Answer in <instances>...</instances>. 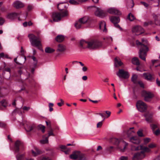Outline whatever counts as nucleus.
<instances>
[{
	"label": "nucleus",
	"mask_w": 160,
	"mask_h": 160,
	"mask_svg": "<svg viewBox=\"0 0 160 160\" xmlns=\"http://www.w3.org/2000/svg\"><path fill=\"white\" fill-rule=\"evenodd\" d=\"M110 142L116 146L117 148L121 152H124L128 145L126 142L122 139H118L112 138L109 140Z\"/></svg>",
	"instance_id": "nucleus-1"
},
{
	"label": "nucleus",
	"mask_w": 160,
	"mask_h": 160,
	"mask_svg": "<svg viewBox=\"0 0 160 160\" xmlns=\"http://www.w3.org/2000/svg\"><path fill=\"white\" fill-rule=\"evenodd\" d=\"M136 42L137 45L140 48L139 52V58L143 60L146 61L145 57L147 56V52L149 50L148 48L138 40H136Z\"/></svg>",
	"instance_id": "nucleus-2"
},
{
	"label": "nucleus",
	"mask_w": 160,
	"mask_h": 160,
	"mask_svg": "<svg viewBox=\"0 0 160 160\" xmlns=\"http://www.w3.org/2000/svg\"><path fill=\"white\" fill-rule=\"evenodd\" d=\"M28 37L32 45L37 47L39 49H40L39 47L41 46L42 44L39 38L32 34H28Z\"/></svg>",
	"instance_id": "nucleus-3"
},
{
	"label": "nucleus",
	"mask_w": 160,
	"mask_h": 160,
	"mask_svg": "<svg viewBox=\"0 0 160 160\" xmlns=\"http://www.w3.org/2000/svg\"><path fill=\"white\" fill-rule=\"evenodd\" d=\"M68 15V12L66 10L64 12H62L61 13L53 12L52 15V17L53 18V21L58 22L62 18L67 17Z\"/></svg>",
	"instance_id": "nucleus-4"
},
{
	"label": "nucleus",
	"mask_w": 160,
	"mask_h": 160,
	"mask_svg": "<svg viewBox=\"0 0 160 160\" xmlns=\"http://www.w3.org/2000/svg\"><path fill=\"white\" fill-rule=\"evenodd\" d=\"M136 107L138 110L141 112H145L147 108L146 104L141 101H139L137 102Z\"/></svg>",
	"instance_id": "nucleus-5"
},
{
	"label": "nucleus",
	"mask_w": 160,
	"mask_h": 160,
	"mask_svg": "<svg viewBox=\"0 0 160 160\" xmlns=\"http://www.w3.org/2000/svg\"><path fill=\"white\" fill-rule=\"evenodd\" d=\"M88 45V48L94 49L99 47L100 43L98 40L97 39H94L89 41Z\"/></svg>",
	"instance_id": "nucleus-6"
},
{
	"label": "nucleus",
	"mask_w": 160,
	"mask_h": 160,
	"mask_svg": "<svg viewBox=\"0 0 160 160\" xmlns=\"http://www.w3.org/2000/svg\"><path fill=\"white\" fill-rule=\"evenodd\" d=\"M142 95L144 97V100L146 102L149 101L150 99L154 96V95L152 92L145 90L142 91Z\"/></svg>",
	"instance_id": "nucleus-7"
},
{
	"label": "nucleus",
	"mask_w": 160,
	"mask_h": 160,
	"mask_svg": "<svg viewBox=\"0 0 160 160\" xmlns=\"http://www.w3.org/2000/svg\"><path fill=\"white\" fill-rule=\"evenodd\" d=\"M116 74L120 78H127L129 77L128 72L123 69H119L118 72L116 73Z\"/></svg>",
	"instance_id": "nucleus-8"
},
{
	"label": "nucleus",
	"mask_w": 160,
	"mask_h": 160,
	"mask_svg": "<svg viewBox=\"0 0 160 160\" xmlns=\"http://www.w3.org/2000/svg\"><path fill=\"white\" fill-rule=\"evenodd\" d=\"M144 29L140 26H137L134 27L132 29V31L136 35H140L144 32Z\"/></svg>",
	"instance_id": "nucleus-9"
},
{
	"label": "nucleus",
	"mask_w": 160,
	"mask_h": 160,
	"mask_svg": "<svg viewBox=\"0 0 160 160\" xmlns=\"http://www.w3.org/2000/svg\"><path fill=\"white\" fill-rule=\"evenodd\" d=\"M152 16L155 24L160 26V14L153 13L152 14Z\"/></svg>",
	"instance_id": "nucleus-10"
},
{
	"label": "nucleus",
	"mask_w": 160,
	"mask_h": 160,
	"mask_svg": "<svg viewBox=\"0 0 160 160\" xmlns=\"http://www.w3.org/2000/svg\"><path fill=\"white\" fill-rule=\"evenodd\" d=\"M140 150H142V151L140 152H139V153H140L142 156L144 155V158L146 157L145 152L149 153L151 152L150 149L147 147H143L142 145L141 146Z\"/></svg>",
	"instance_id": "nucleus-11"
},
{
	"label": "nucleus",
	"mask_w": 160,
	"mask_h": 160,
	"mask_svg": "<svg viewBox=\"0 0 160 160\" xmlns=\"http://www.w3.org/2000/svg\"><path fill=\"white\" fill-rule=\"evenodd\" d=\"M143 76L145 79L148 81H152L153 79H154V75L149 73H143Z\"/></svg>",
	"instance_id": "nucleus-12"
},
{
	"label": "nucleus",
	"mask_w": 160,
	"mask_h": 160,
	"mask_svg": "<svg viewBox=\"0 0 160 160\" xmlns=\"http://www.w3.org/2000/svg\"><path fill=\"white\" fill-rule=\"evenodd\" d=\"M84 21L83 22H81L82 19H80L78 21H77L75 23L74 26L77 29H79L81 28L82 25L87 22V19L86 18H83Z\"/></svg>",
	"instance_id": "nucleus-13"
},
{
	"label": "nucleus",
	"mask_w": 160,
	"mask_h": 160,
	"mask_svg": "<svg viewBox=\"0 0 160 160\" xmlns=\"http://www.w3.org/2000/svg\"><path fill=\"white\" fill-rule=\"evenodd\" d=\"M18 14L16 12H11L8 13L6 16V18L10 20H13L16 18Z\"/></svg>",
	"instance_id": "nucleus-14"
},
{
	"label": "nucleus",
	"mask_w": 160,
	"mask_h": 160,
	"mask_svg": "<svg viewBox=\"0 0 160 160\" xmlns=\"http://www.w3.org/2000/svg\"><path fill=\"white\" fill-rule=\"evenodd\" d=\"M12 6L14 8L18 9L24 7V4L19 1H16L13 2Z\"/></svg>",
	"instance_id": "nucleus-15"
},
{
	"label": "nucleus",
	"mask_w": 160,
	"mask_h": 160,
	"mask_svg": "<svg viewBox=\"0 0 160 160\" xmlns=\"http://www.w3.org/2000/svg\"><path fill=\"white\" fill-rule=\"evenodd\" d=\"M82 154L79 151H76L71 155L70 157L71 159L74 160L78 158L79 159L80 156H81Z\"/></svg>",
	"instance_id": "nucleus-16"
},
{
	"label": "nucleus",
	"mask_w": 160,
	"mask_h": 160,
	"mask_svg": "<svg viewBox=\"0 0 160 160\" xmlns=\"http://www.w3.org/2000/svg\"><path fill=\"white\" fill-rule=\"evenodd\" d=\"M144 158V156H142L139 152L135 153L132 158V160H141Z\"/></svg>",
	"instance_id": "nucleus-17"
},
{
	"label": "nucleus",
	"mask_w": 160,
	"mask_h": 160,
	"mask_svg": "<svg viewBox=\"0 0 160 160\" xmlns=\"http://www.w3.org/2000/svg\"><path fill=\"white\" fill-rule=\"evenodd\" d=\"M130 141L132 143L136 144H139L141 142L139 138L136 136L130 138Z\"/></svg>",
	"instance_id": "nucleus-18"
},
{
	"label": "nucleus",
	"mask_w": 160,
	"mask_h": 160,
	"mask_svg": "<svg viewBox=\"0 0 160 160\" xmlns=\"http://www.w3.org/2000/svg\"><path fill=\"white\" fill-rule=\"evenodd\" d=\"M107 12L112 14H117L118 15L121 14V12L119 10L113 8L108 9L107 10Z\"/></svg>",
	"instance_id": "nucleus-19"
},
{
	"label": "nucleus",
	"mask_w": 160,
	"mask_h": 160,
	"mask_svg": "<svg viewBox=\"0 0 160 160\" xmlns=\"http://www.w3.org/2000/svg\"><path fill=\"white\" fill-rule=\"evenodd\" d=\"M111 21L114 24L118 23L120 22V19L118 17L112 16L110 18Z\"/></svg>",
	"instance_id": "nucleus-20"
},
{
	"label": "nucleus",
	"mask_w": 160,
	"mask_h": 160,
	"mask_svg": "<svg viewBox=\"0 0 160 160\" xmlns=\"http://www.w3.org/2000/svg\"><path fill=\"white\" fill-rule=\"evenodd\" d=\"M144 116L146 118L145 120L148 122L150 123L152 121V114L148 113L145 114Z\"/></svg>",
	"instance_id": "nucleus-21"
},
{
	"label": "nucleus",
	"mask_w": 160,
	"mask_h": 160,
	"mask_svg": "<svg viewBox=\"0 0 160 160\" xmlns=\"http://www.w3.org/2000/svg\"><path fill=\"white\" fill-rule=\"evenodd\" d=\"M68 6V5L64 3H60L57 5V8L60 10H64V8H66Z\"/></svg>",
	"instance_id": "nucleus-22"
},
{
	"label": "nucleus",
	"mask_w": 160,
	"mask_h": 160,
	"mask_svg": "<svg viewBox=\"0 0 160 160\" xmlns=\"http://www.w3.org/2000/svg\"><path fill=\"white\" fill-rule=\"evenodd\" d=\"M47 135H45L42 136V139L40 141L41 144H44L48 143V137H46Z\"/></svg>",
	"instance_id": "nucleus-23"
},
{
	"label": "nucleus",
	"mask_w": 160,
	"mask_h": 160,
	"mask_svg": "<svg viewBox=\"0 0 160 160\" xmlns=\"http://www.w3.org/2000/svg\"><path fill=\"white\" fill-rule=\"evenodd\" d=\"M29 57L33 60V62H32L33 67L34 68H35L36 67L38 63V60L34 56H31Z\"/></svg>",
	"instance_id": "nucleus-24"
},
{
	"label": "nucleus",
	"mask_w": 160,
	"mask_h": 160,
	"mask_svg": "<svg viewBox=\"0 0 160 160\" xmlns=\"http://www.w3.org/2000/svg\"><path fill=\"white\" fill-rule=\"evenodd\" d=\"M95 10L94 11V14L97 17H100V8L99 7L94 6Z\"/></svg>",
	"instance_id": "nucleus-25"
},
{
	"label": "nucleus",
	"mask_w": 160,
	"mask_h": 160,
	"mask_svg": "<svg viewBox=\"0 0 160 160\" xmlns=\"http://www.w3.org/2000/svg\"><path fill=\"white\" fill-rule=\"evenodd\" d=\"M32 155L35 156L40 153V151L36 147L34 148L33 150H32Z\"/></svg>",
	"instance_id": "nucleus-26"
},
{
	"label": "nucleus",
	"mask_w": 160,
	"mask_h": 160,
	"mask_svg": "<svg viewBox=\"0 0 160 160\" xmlns=\"http://www.w3.org/2000/svg\"><path fill=\"white\" fill-rule=\"evenodd\" d=\"M114 65L116 67H118L119 66H120L122 65V62L121 61L118 60V58H116L114 59Z\"/></svg>",
	"instance_id": "nucleus-27"
},
{
	"label": "nucleus",
	"mask_w": 160,
	"mask_h": 160,
	"mask_svg": "<svg viewBox=\"0 0 160 160\" xmlns=\"http://www.w3.org/2000/svg\"><path fill=\"white\" fill-rule=\"evenodd\" d=\"M132 63L135 65H138L140 64V63L138 58L136 57H134L132 58Z\"/></svg>",
	"instance_id": "nucleus-28"
},
{
	"label": "nucleus",
	"mask_w": 160,
	"mask_h": 160,
	"mask_svg": "<svg viewBox=\"0 0 160 160\" xmlns=\"http://www.w3.org/2000/svg\"><path fill=\"white\" fill-rule=\"evenodd\" d=\"M21 144V142L19 141H17L15 143V152H17L19 151V147Z\"/></svg>",
	"instance_id": "nucleus-29"
},
{
	"label": "nucleus",
	"mask_w": 160,
	"mask_h": 160,
	"mask_svg": "<svg viewBox=\"0 0 160 160\" xmlns=\"http://www.w3.org/2000/svg\"><path fill=\"white\" fill-rule=\"evenodd\" d=\"M64 37L62 35H58L56 38V40L58 42H61L64 40Z\"/></svg>",
	"instance_id": "nucleus-30"
},
{
	"label": "nucleus",
	"mask_w": 160,
	"mask_h": 160,
	"mask_svg": "<svg viewBox=\"0 0 160 160\" xmlns=\"http://www.w3.org/2000/svg\"><path fill=\"white\" fill-rule=\"evenodd\" d=\"M66 49V47L65 46L59 44L58 45V50L60 52H63L65 51Z\"/></svg>",
	"instance_id": "nucleus-31"
},
{
	"label": "nucleus",
	"mask_w": 160,
	"mask_h": 160,
	"mask_svg": "<svg viewBox=\"0 0 160 160\" xmlns=\"http://www.w3.org/2000/svg\"><path fill=\"white\" fill-rule=\"evenodd\" d=\"M35 127V125H28L25 129L27 131L30 132L32 131Z\"/></svg>",
	"instance_id": "nucleus-32"
},
{
	"label": "nucleus",
	"mask_w": 160,
	"mask_h": 160,
	"mask_svg": "<svg viewBox=\"0 0 160 160\" xmlns=\"http://www.w3.org/2000/svg\"><path fill=\"white\" fill-rule=\"evenodd\" d=\"M45 51L46 53H53L55 51V50L50 47H47L45 48Z\"/></svg>",
	"instance_id": "nucleus-33"
},
{
	"label": "nucleus",
	"mask_w": 160,
	"mask_h": 160,
	"mask_svg": "<svg viewBox=\"0 0 160 160\" xmlns=\"http://www.w3.org/2000/svg\"><path fill=\"white\" fill-rule=\"evenodd\" d=\"M16 158L17 160H22L25 157L23 154H18L16 155Z\"/></svg>",
	"instance_id": "nucleus-34"
},
{
	"label": "nucleus",
	"mask_w": 160,
	"mask_h": 160,
	"mask_svg": "<svg viewBox=\"0 0 160 160\" xmlns=\"http://www.w3.org/2000/svg\"><path fill=\"white\" fill-rule=\"evenodd\" d=\"M141 145L135 146H132L131 147V149L132 151H137L140 150V148L141 147Z\"/></svg>",
	"instance_id": "nucleus-35"
},
{
	"label": "nucleus",
	"mask_w": 160,
	"mask_h": 160,
	"mask_svg": "<svg viewBox=\"0 0 160 160\" xmlns=\"http://www.w3.org/2000/svg\"><path fill=\"white\" fill-rule=\"evenodd\" d=\"M138 76L136 75H133L132 76V81L135 84H137L138 81H137Z\"/></svg>",
	"instance_id": "nucleus-36"
},
{
	"label": "nucleus",
	"mask_w": 160,
	"mask_h": 160,
	"mask_svg": "<svg viewBox=\"0 0 160 160\" xmlns=\"http://www.w3.org/2000/svg\"><path fill=\"white\" fill-rule=\"evenodd\" d=\"M128 18L130 21H132L135 19V18L134 16L131 13H130L128 15Z\"/></svg>",
	"instance_id": "nucleus-37"
},
{
	"label": "nucleus",
	"mask_w": 160,
	"mask_h": 160,
	"mask_svg": "<svg viewBox=\"0 0 160 160\" xmlns=\"http://www.w3.org/2000/svg\"><path fill=\"white\" fill-rule=\"evenodd\" d=\"M103 26L104 29L103 30V32H107V30L106 27V23L104 22L101 21V28Z\"/></svg>",
	"instance_id": "nucleus-38"
},
{
	"label": "nucleus",
	"mask_w": 160,
	"mask_h": 160,
	"mask_svg": "<svg viewBox=\"0 0 160 160\" xmlns=\"http://www.w3.org/2000/svg\"><path fill=\"white\" fill-rule=\"evenodd\" d=\"M133 128H130L128 130L127 132V134L128 137H130L131 135H132L133 133L134 132L132 130V129Z\"/></svg>",
	"instance_id": "nucleus-39"
},
{
	"label": "nucleus",
	"mask_w": 160,
	"mask_h": 160,
	"mask_svg": "<svg viewBox=\"0 0 160 160\" xmlns=\"http://www.w3.org/2000/svg\"><path fill=\"white\" fill-rule=\"evenodd\" d=\"M1 105L4 107H5L8 106L7 101L5 100L2 101L0 102Z\"/></svg>",
	"instance_id": "nucleus-40"
},
{
	"label": "nucleus",
	"mask_w": 160,
	"mask_h": 160,
	"mask_svg": "<svg viewBox=\"0 0 160 160\" xmlns=\"http://www.w3.org/2000/svg\"><path fill=\"white\" fill-rule=\"evenodd\" d=\"M38 128L39 129L41 130L43 133L45 132V127L44 126L42 125H39L38 126Z\"/></svg>",
	"instance_id": "nucleus-41"
},
{
	"label": "nucleus",
	"mask_w": 160,
	"mask_h": 160,
	"mask_svg": "<svg viewBox=\"0 0 160 160\" xmlns=\"http://www.w3.org/2000/svg\"><path fill=\"white\" fill-rule=\"evenodd\" d=\"M107 15V12L103 10H101V18L104 17Z\"/></svg>",
	"instance_id": "nucleus-42"
},
{
	"label": "nucleus",
	"mask_w": 160,
	"mask_h": 160,
	"mask_svg": "<svg viewBox=\"0 0 160 160\" xmlns=\"http://www.w3.org/2000/svg\"><path fill=\"white\" fill-rule=\"evenodd\" d=\"M69 2L70 4L73 5H77L79 4L77 0H70Z\"/></svg>",
	"instance_id": "nucleus-43"
},
{
	"label": "nucleus",
	"mask_w": 160,
	"mask_h": 160,
	"mask_svg": "<svg viewBox=\"0 0 160 160\" xmlns=\"http://www.w3.org/2000/svg\"><path fill=\"white\" fill-rule=\"evenodd\" d=\"M101 117L102 118V121H101V126L102 123V121H103L105 119L106 117V114L105 112H102V113H101Z\"/></svg>",
	"instance_id": "nucleus-44"
},
{
	"label": "nucleus",
	"mask_w": 160,
	"mask_h": 160,
	"mask_svg": "<svg viewBox=\"0 0 160 160\" xmlns=\"http://www.w3.org/2000/svg\"><path fill=\"white\" fill-rule=\"evenodd\" d=\"M140 4L143 5L146 8H148L149 6V5L148 3L142 1H141L140 2Z\"/></svg>",
	"instance_id": "nucleus-45"
},
{
	"label": "nucleus",
	"mask_w": 160,
	"mask_h": 160,
	"mask_svg": "<svg viewBox=\"0 0 160 160\" xmlns=\"http://www.w3.org/2000/svg\"><path fill=\"white\" fill-rule=\"evenodd\" d=\"M79 160H88L84 154H82L81 156H80Z\"/></svg>",
	"instance_id": "nucleus-46"
},
{
	"label": "nucleus",
	"mask_w": 160,
	"mask_h": 160,
	"mask_svg": "<svg viewBox=\"0 0 160 160\" xmlns=\"http://www.w3.org/2000/svg\"><path fill=\"white\" fill-rule=\"evenodd\" d=\"M156 147V144L153 143H151L149 144L148 147L149 148H152Z\"/></svg>",
	"instance_id": "nucleus-47"
},
{
	"label": "nucleus",
	"mask_w": 160,
	"mask_h": 160,
	"mask_svg": "<svg viewBox=\"0 0 160 160\" xmlns=\"http://www.w3.org/2000/svg\"><path fill=\"white\" fill-rule=\"evenodd\" d=\"M86 43V41L84 40H81L80 42V44L81 47L82 48L83 46L84 45H85V44Z\"/></svg>",
	"instance_id": "nucleus-48"
},
{
	"label": "nucleus",
	"mask_w": 160,
	"mask_h": 160,
	"mask_svg": "<svg viewBox=\"0 0 160 160\" xmlns=\"http://www.w3.org/2000/svg\"><path fill=\"white\" fill-rule=\"evenodd\" d=\"M150 139L149 138H146L144 139V144H147L150 141Z\"/></svg>",
	"instance_id": "nucleus-49"
},
{
	"label": "nucleus",
	"mask_w": 160,
	"mask_h": 160,
	"mask_svg": "<svg viewBox=\"0 0 160 160\" xmlns=\"http://www.w3.org/2000/svg\"><path fill=\"white\" fill-rule=\"evenodd\" d=\"M137 134L139 137H142L143 136V134L141 130H138L137 132Z\"/></svg>",
	"instance_id": "nucleus-50"
},
{
	"label": "nucleus",
	"mask_w": 160,
	"mask_h": 160,
	"mask_svg": "<svg viewBox=\"0 0 160 160\" xmlns=\"http://www.w3.org/2000/svg\"><path fill=\"white\" fill-rule=\"evenodd\" d=\"M5 22L4 18L2 17H0V25H3Z\"/></svg>",
	"instance_id": "nucleus-51"
},
{
	"label": "nucleus",
	"mask_w": 160,
	"mask_h": 160,
	"mask_svg": "<svg viewBox=\"0 0 160 160\" xmlns=\"http://www.w3.org/2000/svg\"><path fill=\"white\" fill-rule=\"evenodd\" d=\"M53 106V104L52 103H50L49 104V111L52 112L53 110V109L52 107Z\"/></svg>",
	"instance_id": "nucleus-52"
},
{
	"label": "nucleus",
	"mask_w": 160,
	"mask_h": 160,
	"mask_svg": "<svg viewBox=\"0 0 160 160\" xmlns=\"http://www.w3.org/2000/svg\"><path fill=\"white\" fill-rule=\"evenodd\" d=\"M62 151H63L65 154H69V152L70 151V148H67L65 150V151L62 150Z\"/></svg>",
	"instance_id": "nucleus-53"
},
{
	"label": "nucleus",
	"mask_w": 160,
	"mask_h": 160,
	"mask_svg": "<svg viewBox=\"0 0 160 160\" xmlns=\"http://www.w3.org/2000/svg\"><path fill=\"white\" fill-rule=\"evenodd\" d=\"M51 136H54V134L53 133V132L52 131V130H51L50 131H49L48 132V135L47 137H48V138L49 137Z\"/></svg>",
	"instance_id": "nucleus-54"
},
{
	"label": "nucleus",
	"mask_w": 160,
	"mask_h": 160,
	"mask_svg": "<svg viewBox=\"0 0 160 160\" xmlns=\"http://www.w3.org/2000/svg\"><path fill=\"white\" fill-rule=\"evenodd\" d=\"M128 157L126 156H122L120 158V160H128Z\"/></svg>",
	"instance_id": "nucleus-55"
},
{
	"label": "nucleus",
	"mask_w": 160,
	"mask_h": 160,
	"mask_svg": "<svg viewBox=\"0 0 160 160\" xmlns=\"http://www.w3.org/2000/svg\"><path fill=\"white\" fill-rule=\"evenodd\" d=\"M154 133L155 135L157 136L158 135L160 134V130L158 129L156 131H154Z\"/></svg>",
	"instance_id": "nucleus-56"
},
{
	"label": "nucleus",
	"mask_w": 160,
	"mask_h": 160,
	"mask_svg": "<svg viewBox=\"0 0 160 160\" xmlns=\"http://www.w3.org/2000/svg\"><path fill=\"white\" fill-rule=\"evenodd\" d=\"M137 83L141 87L143 88L144 87V84L141 81H138L137 82Z\"/></svg>",
	"instance_id": "nucleus-57"
},
{
	"label": "nucleus",
	"mask_w": 160,
	"mask_h": 160,
	"mask_svg": "<svg viewBox=\"0 0 160 160\" xmlns=\"http://www.w3.org/2000/svg\"><path fill=\"white\" fill-rule=\"evenodd\" d=\"M151 127L152 128V129L153 131H154V129L157 128V126L155 124H152L151 125Z\"/></svg>",
	"instance_id": "nucleus-58"
},
{
	"label": "nucleus",
	"mask_w": 160,
	"mask_h": 160,
	"mask_svg": "<svg viewBox=\"0 0 160 160\" xmlns=\"http://www.w3.org/2000/svg\"><path fill=\"white\" fill-rule=\"evenodd\" d=\"M60 148L62 149L65 150L67 148V147L65 145H62L60 147Z\"/></svg>",
	"instance_id": "nucleus-59"
},
{
	"label": "nucleus",
	"mask_w": 160,
	"mask_h": 160,
	"mask_svg": "<svg viewBox=\"0 0 160 160\" xmlns=\"http://www.w3.org/2000/svg\"><path fill=\"white\" fill-rule=\"evenodd\" d=\"M41 160H51L49 158L47 157H43Z\"/></svg>",
	"instance_id": "nucleus-60"
},
{
	"label": "nucleus",
	"mask_w": 160,
	"mask_h": 160,
	"mask_svg": "<svg viewBox=\"0 0 160 160\" xmlns=\"http://www.w3.org/2000/svg\"><path fill=\"white\" fill-rule=\"evenodd\" d=\"M6 66V64L5 62H3L2 63L1 66H0V69H2L4 68Z\"/></svg>",
	"instance_id": "nucleus-61"
},
{
	"label": "nucleus",
	"mask_w": 160,
	"mask_h": 160,
	"mask_svg": "<svg viewBox=\"0 0 160 160\" xmlns=\"http://www.w3.org/2000/svg\"><path fill=\"white\" fill-rule=\"evenodd\" d=\"M153 160H160V154L153 158Z\"/></svg>",
	"instance_id": "nucleus-62"
},
{
	"label": "nucleus",
	"mask_w": 160,
	"mask_h": 160,
	"mask_svg": "<svg viewBox=\"0 0 160 160\" xmlns=\"http://www.w3.org/2000/svg\"><path fill=\"white\" fill-rule=\"evenodd\" d=\"M89 42H87L86 41V43L85 44V45H84L82 47L83 48H88V43Z\"/></svg>",
	"instance_id": "nucleus-63"
},
{
	"label": "nucleus",
	"mask_w": 160,
	"mask_h": 160,
	"mask_svg": "<svg viewBox=\"0 0 160 160\" xmlns=\"http://www.w3.org/2000/svg\"><path fill=\"white\" fill-rule=\"evenodd\" d=\"M23 109L24 110L28 111L30 109V108L29 107H27L26 106H24L23 108Z\"/></svg>",
	"instance_id": "nucleus-64"
}]
</instances>
